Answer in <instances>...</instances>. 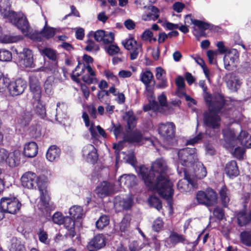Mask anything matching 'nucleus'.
Wrapping results in <instances>:
<instances>
[{"label":"nucleus","mask_w":251,"mask_h":251,"mask_svg":"<svg viewBox=\"0 0 251 251\" xmlns=\"http://www.w3.org/2000/svg\"><path fill=\"white\" fill-rule=\"evenodd\" d=\"M213 215L219 220L223 219L225 216L224 210L220 207H216L213 210Z\"/></svg>","instance_id":"obj_57"},{"label":"nucleus","mask_w":251,"mask_h":251,"mask_svg":"<svg viewBox=\"0 0 251 251\" xmlns=\"http://www.w3.org/2000/svg\"><path fill=\"white\" fill-rule=\"evenodd\" d=\"M137 178L132 174L124 175L120 176L118 183L121 187L132 189L137 185Z\"/></svg>","instance_id":"obj_19"},{"label":"nucleus","mask_w":251,"mask_h":251,"mask_svg":"<svg viewBox=\"0 0 251 251\" xmlns=\"http://www.w3.org/2000/svg\"><path fill=\"white\" fill-rule=\"evenodd\" d=\"M90 132L91 137L93 139H98L99 135L98 133L97 126H95L93 123L91 124L90 126L88 129Z\"/></svg>","instance_id":"obj_54"},{"label":"nucleus","mask_w":251,"mask_h":251,"mask_svg":"<svg viewBox=\"0 0 251 251\" xmlns=\"http://www.w3.org/2000/svg\"><path fill=\"white\" fill-rule=\"evenodd\" d=\"M63 224L65 228L68 230V233H67L68 235L71 238L74 237L75 235L74 220L71 218L66 216L64 218Z\"/></svg>","instance_id":"obj_29"},{"label":"nucleus","mask_w":251,"mask_h":251,"mask_svg":"<svg viewBox=\"0 0 251 251\" xmlns=\"http://www.w3.org/2000/svg\"><path fill=\"white\" fill-rule=\"evenodd\" d=\"M167 166L162 158H158L152 163L151 170L143 165L139 168V173L145 185L151 190L155 191L167 201L169 206L172 205L174 194L173 184L166 175Z\"/></svg>","instance_id":"obj_1"},{"label":"nucleus","mask_w":251,"mask_h":251,"mask_svg":"<svg viewBox=\"0 0 251 251\" xmlns=\"http://www.w3.org/2000/svg\"><path fill=\"white\" fill-rule=\"evenodd\" d=\"M113 191V184L106 181H103L100 183L96 189V193L101 198L111 195Z\"/></svg>","instance_id":"obj_16"},{"label":"nucleus","mask_w":251,"mask_h":251,"mask_svg":"<svg viewBox=\"0 0 251 251\" xmlns=\"http://www.w3.org/2000/svg\"><path fill=\"white\" fill-rule=\"evenodd\" d=\"M153 78V74L150 71H146L140 75V80L146 86H148Z\"/></svg>","instance_id":"obj_40"},{"label":"nucleus","mask_w":251,"mask_h":251,"mask_svg":"<svg viewBox=\"0 0 251 251\" xmlns=\"http://www.w3.org/2000/svg\"><path fill=\"white\" fill-rule=\"evenodd\" d=\"M199 85L203 90V95L206 104L210 107L211 109L219 110L225 102L224 97L220 95L212 96L208 93L207 92V87L204 80H200Z\"/></svg>","instance_id":"obj_6"},{"label":"nucleus","mask_w":251,"mask_h":251,"mask_svg":"<svg viewBox=\"0 0 251 251\" xmlns=\"http://www.w3.org/2000/svg\"><path fill=\"white\" fill-rule=\"evenodd\" d=\"M237 221L239 226H244L251 222V215L241 212L238 215Z\"/></svg>","instance_id":"obj_38"},{"label":"nucleus","mask_w":251,"mask_h":251,"mask_svg":"<svg viewBox=\"0 0 251 251\" xmlns=\"http://www.w3.org/2000/svg\"><path fill=\"white\" fill-rule=\"evenodd\" d=\"M149 202L150 205L155 208L158 210L162 208V203L160 200L154 196H151L149 199Z\"/></svg>","instance_id":"obj_43"},{"label":"nucleus","mask_w":251,"mask_h":251,"mask_svg":"<svg viewBox=\"0 0 251 251\" xmlns=\"http://www.w3.org/2000/svg\"><path fill=\"white\" fill-rule=\"evenodd\" d=\"M219 195L222 204L225 207L228 206L230 201V194L228 189L225 186H223L219 191Z\"/></svg>","instance_id":"obj_28"},{"label":"nucleus","mask_w":251,"mask_h":251,"mask_svg":"<svg viewBox=\"0 0 251 251\" xmlns=\"http://www.w3.org/2000/svg\"><path fill=\"white\" fill-rule=\"evenodd\" d=\"M146 139L147 138L143 136L141 132L137 129L124 136V141L129 143L141 144L144 140Z\"/></svg>","instance_id":"obj_22"},{"label":"nucleus","mask_w":251,"mask_h":251,"mask_svg":"<svg viewBox=\"0 0 251 251\" xmlns=\"http://www.w3.org/2000/svg\"><path fill=\"white\" fill-rule=\"evenodd\" d=\"M37 101L34 111L35 113L41 118H44L46 116L45 105L40 100H34Z\"/></svg>","instance_id":"obj_37"},{"label":"nucleus","mask_w":251,"mask_h":251,"mask_svg":"<svg viewBox=\"0 0 251 251\" xmlns=\"http://www.w3.org/2000/svg\"><path fill=\"white\" fill-rule=\"evenodd\" d=\"M225 102L223 104L219 110L211 109L203 113V124L206 127V134L210 137H216L220 134L221 126V118L216 113L221 112L224 107Z\"/></svg>","instance_id":"obj_3"},{"label":"nucleus","mask_w":251,"mask_h":251,"mask_svg":"<svg viewBox=\"0 0 251 251\" xmlns=\"http://www.w3.org/2000/svg\"><path fill=\"white\" fill-rule=\"evenodd\" d=\"M133 204V198L131 196L128 197L126 199H123L120 201V204L123 208L125 210L130 209Z\"/></svg>","instance_id":"obj_44"},{"label":"nucleus","mask_w":251,"mask_h":251,"mask_svg":"<svg viewBox=\"0 0 251 251\" xmlns=\"http://www.w3.org/2000/svg\"><path fill=\"white\" fill-rule=\"evenodd\" d=\"M69 214L74 220H76L81 219L84 215L82 207L77 205L71 207L69 209Z\"/></svg>","instance_id":"obj_32"},{"label":"nucleus","mask_w":251,"mask_h":251,"mask_svg":"<svg viewBox=\"0 0 251 251\" xmlns=\"http://www.w3.org/2000/svg\"><path fill=\"white\" fill-rule=\"evenodd\" d=\"M237 141L245 148H251V136L247 132L242 130L237 137Z\"/></svg>","instance_id":"obj_31"},{"label":"nucleus","mask_w":251,"mask_h":251,"mask_svg":"<svg viewBox=\"0 0 251 251\" xmlns=\"http://www.w3.org/2000/svg\"><path fill=\"white\" fill-rule=\"evenodd\" d=\"M194 22V25L197 26L200 29L206 30L210 27V25L207 23L198 20Z\"/></svg>","instance_id":"obj_55"},{"label":"nucleus","mask_w":251,"mask_h":251,"mask_svg":"<svg viewBox=\"0 0 251 251\" xmlns=\"http://www.w3.org/2000/svg\"><path fill=\"white\" fill-rule=\"evenodd\" d=\"M21 63L25 67H33V58L32 51L27 48L24 49L20 53Z\"/></svg>","instance_id":"obj_21"},{"label":"nucleus","mask_w":251,"mask_h":251,"mask_svg":"<svg viewBox=\"0 0 251 251\" xmlns=\"http://www.w3.org/2000/svg\"><path fill=\"white\" fill-rule=\"evenodd\" d=\"M82 155L85 160L94 164L98 158L97 151L92 144H87L83 146L81 151Z\"/></svg>","instance_id":"obj_15"},{"label":"nucleus","mask_w":251,"mask_h":251,"mask_svg":"<svg viewBox=\"0 0 251 251\" xmlns=\"http://www.w3.org/2000/svg\"><path fill=\"white\" fill-rule=\"evenodd\" d=\"M240 240L244 245L251 246V233L248 231H243L240 233Z\"/></svg>","instance_id":"obj_42"},{"label":"nucleus","mask_w":251,"mask_h":251,"mask_svg":"<svg viewBox=\"0 0 251 251\" xmlns=\"http://www.w3.org/2000/svg\"><path fill=\"white\" fill-rule=\"evenodd\" d=\"M87 51H96L99 49V47L95 44L94 41L91 40L87 41V45L85 48Z\"/></svg>","instance_id":"obj_59"},{"label":"nucleus","mask_w":251,"mask_h":251,"mask_svg":"<svg viewBox=\"0 0 251 251\" xmlns=\"http://www.w3.org/2000/svg\"><path fill=\"white\" fill-rule=\"evenodd\" d=\"M109 216L106 215H102L96 222V228L99 230H102L109 224Z\"/></svg>","instance_id":"obj_35"},{"label":"nucleus","mask_w":251,"mask_h":251,"mask_svg":"<svg viewBox=\"0 0 251 251\" xmlns=\"http://www.w3.org/2000/svg\"><path fill=\"white\" fill-rule=\"evenodd\" d=\"M2 77V89H7L10 95L13 97L22 94L27 87L26 81L18 78L14 81H11L7 75H1Z\"/></svg>","instance_id":"obj_5"},{"label":"nucleus","mask_w":251,"mask_h":251,"mask_svg":"<svg viewBox=\"0 0 251 251\" xmlns=\"http://www.w3.org/2000/svg\"><path fill=\"white\" fill-rule=\"evenodd\" d=\"M105 75L106 78L108 80L112 81L115 84L119 83V80L117 76L113 74L110 71H105Z\"/></svg>","instance_id":"obj_58"},{"label":"nucleus","mask_w":251,"mask_h":251,"mask_svg":"<svg viewBox=\"0 0 251 251\" xmlns=\"http://www.w3.org/2000/svg\"><path fill=\"white\" fill-rule=\"evenodd\" d=\"M176 126L172 122H167L165 124L161 123L158 126V133L164 139L169 141L172 139L175 136V130Z\"/></svg>","instance_id":"obj_14"},{"label":"nucleus","mask_w":251,"mask_h":251,"mask_svg":"<svg viewBox=\"0 0 251 251\" xmlns=\"http://www.w3.org/2000/svg\"><path fill=\"white\" fill-rule=\"evenodd\" d=\"M114 40V34L112 32H105L102 42L104 44L112 43Z\"/></svg>","instance_id":"obj_51"},{"label":"nucleus","mask_w":251,"mask_h":251,"mask_svg":"<svg viewBox=\"0 0 251 251\" xmlns=\"http://www.w3.org/2000/svg\"><path fill=\"white\" fill-rule=\"evenodd\" d=\"M83 60L87 64L78 61L77 66L71 74L72 79L77 83L79 82L80 79L78 77L83 74L86 71L87 74L84 75L82 77V80L88 84H91L96 82L97 80L96 78V73L89 65L93 63V58L87 54H84L83 56Z\"/></svg>","instance_id":"obj_2"},{"label":"nucleus","mask_w":251,"mask_h":251,"mask_svg":"<svg viewBox=\"0 0 251 251\" xmlns=\"http://www.w3.org/2000/svg\"><path fill=\"white\" fill-rule=\"evenodd\" d=\"M164 226V222L162 219L158 217L154 221L152 225V229L156 231L159 232L162 229Z\"/></svg>","instance_id":"obj_45"},{"label":"nucleus","mask_w":251,"mask_h":251,"mask_svg":"<svg viewBox=\"0 0 251 251\" xmlns=\"http://www.w3.org/2000/svg\"><path fill=\"white\" fill-rule=\"evenodd\" d=\"M125 142V141L124 140L122 141L119 142L117 144H114L113 145V148L115 150V153L117 159L120 157V152L123 148Z\"/></svg>","instance_id":"obj_52"},{"label":"nucleus","mask_w":251,"mask_h":251,"mask_svg":"<svg viewBox=\"0 0 251 251\" xmlns=\"http://www.w3.org/2000/svg\"><path fill=\"white\" fill-rule=\"evenodd\" d=\"M54 207L50 204V202L45 200L44 196L41 195L39 204V209L42 212L43 215L45 216H49L50 211Z\"/></svg>","instance_id":"obj_27"},{"label":"nucleus","mask_w":251,"mask_h":251,"mask_svg":"<svg viewBox=\"0 0 251 251\" xmlns=\"http://www.w3.org/2000/svg\"><path fill=\"white\" fill-rule=\"evenodd\" d=\"M3 18L14 25L23 34L27 35L30 25L26 16L22 12L16 13L13 11L5 9L2 13Z\"/></svg>","instance_id":"obj_4"},{"label":"nucleus","mask_w":251,"mask_h":251,"mask_svg":"<svg viewBox=\"0 0 251 251\" xmlns=\"http://www.w3.org/2000/svg\"><path fill=\"white\" fill-rule=\"evenodd\" d=\"M168 240V244L171 247H174L176 245L179 243H184L185 238L183 235L178 234L176 232L172 231L170 232Z\"/></svg>","instance_id":"obj_24"},{"label":"nucleus","mask_w":251,"mask_h":251,"mask_svg":"<svg viewBox=\"0 0 251 251\" xmlns=\"http://www.w3.org/2000/svg\"><path fill=\"white\" fill-rule=\"evenodd\" d=\"M39 240L41 242L46 244L48 242V235L46 232L41 230L38 233Z\"/></svg>","instance_id":"obj_61"},{"label":"nucleus","mask_w":251,"mask_h":251,"mask_svg":"<svg viewBox=\"0 0 251 251\" xmlns=\"http://www.w3.org/2000/svg\"><path fill=\"white\" fill-rule=\"evenodd\" d=\"M20 153L18 151L9 152L6 150L1 148V163H5L10 167L18 165Z\"/></svg>","instance_id":"obj_10"},{"label":"nucleus","mask_w":251,"mask_h":251,"mask_svg":"<svg viewBox=\"0 0 251 251\" xmlns=\"http://www.w3.org/2000/svg\"><path fill=\"white\" fill-rule=\"evenodd\" d=\"M38 153V146L34 142H30L26 143L24 147V154L28 158L35 156Z\"/></svg>","instance_id":"obj_26"},{"label":"nucleus","mask_w":251,"mask_h":251,"mask_svg":"<svg viewBox=\"0 0 251 251\" xmlns=\"http://www.w3.org/2000/svg\"><path fill=\"white\" fill-rule=\"evenodd\" d=\"M40 34L46 39H50L53 37L55 34V28L47 26V21H45V25Z\"/></svg>","instance_id":"obj_34"},{"label":"nucleus","mask_w":251,"mask_h":251,"mask_svg":"<svg viewBox=\"0 0 251 251\" xmlns=\"http://www.w3.org/2000/svg\"><path fill=\"white\" fill-rule=\"evenodd\" d=\"M123 119L126 121L127 125L128 128L131 129L133 128L136 124V119L132 111H127L123 116Z\"/></svg>","instance_id":"obj_33"},{"label":"nucleus","mask_w":251,"mask_h":251,"mask_svg":"<svg viewBox=\"0 0 251 251\" xmlns=\"http://www.w3.org/2000/svg\"><path fill=\"white\" fill-rule=\"evenodd\" d=\"M207 171L206 168L203 166V164H201L200 168L199 169L196 175V176L199 179H202L206 176Z\"/></svg>","instance_id":"obj_60"},{"label":"nucleus","mask_w":251,"mask_h":251,"mask_svg":"<svg viewBox=\"0 0 251 251\" xmlns=\"http://www.w3.org/2000/svg\"><path fill=\"white\" fill-rule=\"evenodd\" d=\"M217 196L212 189H207L205 192L199 191L196 194V199L199 204L211 206L216 203Z\"/></svg>","instance_id":"obj_8"},{"label":"nucleus","mask_w":251,"mask_h":251,"mask_svg":"<svg viewBox=\"0 0 251 251\" xmlns=\"http://www.w3.org/2000/svg\"><path fill=\"white\" fill-rule=\"evenodd\" d=\"M32 119V114L30 111H24L18 120V123L22 126H28Z\"/></svg>","instance_id":"obj_36"},{"label":"nucleus","mask_w":251,"mask_h":251,"mask_svg":"<svg viewBox=\"0 0 251 251\" xmlns=\"http://www.w3.org/2000/svg\"><path fill=\"white\" fill-rule=\"evenodd\" d=\"M178 157L179 163L183 166H188L197 159L195 148H185L178 151Z\"/></svg>","instance_id":"obj_9"},{"label":"nucleus","mask_w":251,"mask_h":251,"mask_svg":"<svg viewBox=\"0 0 251 251\" xmlns=\"http://www.w3.org/2000/svg\"><path fill=\"white\" fill-rule=\"evenodd\" d=\"M20 201L14 196L10 195L1 198V211L15 214L21 207Z\"/></svg>","instance_id":"obj_7"},{"label":"nucleus","mask_w":251,"mask_h":251,"mask_svg":"<svg viewBox=\"0 0 251 251\" xmlns=\"http://www.w3.org/2000/svg\"><path fill=\"white\" fill-rule=\"evenodd\" d=\"M245 152V150L242 147H236L234 151L233 155L234 156L239 159H242Z\"/></svg>","instance_id":"obj_53"},{"label":"nucleus","mask_w":251,"mask_h":251,"mask_svg":"<svg viewBox=\"0 0 251 251\" xmlns=\"http://www.w3.org/2000/svg\"><path fill=\"white\" fill-rule=\"evenodd\" d=\"M227 87L231 91L236 92L240 87L241 82L233 74L229 73L225 77Z\"/></svg>","instance_id":"obj_20"},{"label":"nucleus","mask_w":251,"mask_h":251,"mask_svg":"<svg viewBox=\"0 0 251 251\" xmlns=\"http://www.w3.org/2000/svg\"><path fill=\"white\" fill-rule=\"evenodd\" d=\"M226 175L230 178L237 176L239 174V171L235 160H231L227 162L225 168Z\"/></svg>","instance_id":"obj_23"},{"label":"nucleus","mask_w":251,"mask_h":251,"mask_svg":"<svg viewBox=\"0 0 251 251\" xmlns=\"http://www.w3.org/2000/svg\"><path fill=\"white\" fill-rule=\"evenodd\" d=\"M112 125L114 135L116 138H118L121 135L123 131V128L121 125H115L113 123H112Z\"/></svg>","instance_id":"obj_62"},{"label":"nucleus","mask_w":251,"mask_h":251,"mask_svg":"<svg viewBox=\"0 0 251 251\" xmlns=\"http://www.w3.org/2000/svg\"><path fill=\"white\" fill-rule=\"evenodd\" d=\"M23 186L27 189H36L38 187L40 190L39 178L36 174L31 172L25 173L21 177Z\"/></svg>","instance_id":"obj_11"},{"label":"nucleus","mask_w":251,"mask_h":251,"mask_svg":"<svg viewBox=\"0 0 251 251\" xmlns=\"http://www.w3.org/2000/svg\"><path fill=\"white\" fill-rule=\"evenodd\" d=\"M182 171L177 169V172L180 176H183L184 179L179 180L177 183V188L181 192L186 191L187 189L188 184H191L193 187L194 186V182L190 178L189 175L187 173L185 168H182Z\"/></svg>","instance_id":"obj_18"},{"label":"nucleus","mask_w":251,"mask_h":251,"mask_svg":"<svg viewBox=\"0 0 251 251\" xmlns=\"http://www.w3.org/2000/svg\"><path fill=\"white\" fill-rule=\"evenodd\" d=\"M131 218L129 215H125L119 224L120 230L121 232L126 231L130 226Z\"/></svg>","instance_id":"obj_41"},{"label":"nucleus","mask_w":251,"mask_h":251,"mask_svg":"<svg viewBox=\"0 0 251 251\" xmlns=\"http://www.w3.org/2000/svg\"><path fill=\"white\" fill-rule=\"evenodd\" d=\"M105 32L102 30H98L96 31L94 34V38L95 40L99 42H102Z\"/></svg>","instance_id":"obj_63"},{"label":"nucleus","mask_w":251,"mask_h":251,"mask_svg":"<svg viewBox=\"0 0 251 251\" xmlns=\"http://www.w3.org/2000/svg\"><path fill=\"white\" fill-rule=\"evenodd\" d=\"M203 134L202 132H200L197 135L194 137L187 140L186 143L187 145H194L195 144L200 143L202 139Z\"/></svg>","instance_id":"obj_50"},{"label":"nucleus","mask_w":251,"mask_h":251,"mask_svg":"<svg viewBox=\"0 0 251 251\" xmlns=\"http://www.w3.org/2000/svg\"><path fill=\"white\" fill-rule=\"evenodd\" d=\"M29 84L32 98L34 100H40L41 98V84L38 76L34 74H31L29 77Z\"/></svg>","instance_id":"obj_13"},{"label":"nucleus","mask_w":251,"mask_h":251,"mask_svg":"<svg viewBox=\"0 0 251 251\" xmlns=\"http://www.w3.org/2000/svg\"><path fill=\"white\" fill-rule=\"evenodd\" d=\"M61 151L55 145L50 146L46 152V158L50 162L57 161L60 157Z\"/></svg>","instance_id":"obj_25"},{"label":"nucleus","mask_w":251,"mask_h":251,"mask_svg":"<svg viewBox=\"0 0 251 251\" xmlns=\"http://www.w3.org/2000/svg\"><path fill=\"white\" fill-rule=\"evenodd\" d=\"M22 37L21 36L17 35L13 36L10 34L4 35L1 36V43H12L17 42L21 40Z\"/></svg>","instance_id":"obj_39"},{"label":"nucleus","mask_w":251,"mask_h":251,"mask_svg":"<svg viewBox=\"0 0 251 251\" xmlns=\"http://www.w3.org/2000/svg\"><path fill=\"white\" fill-rule=\"evenodd\" d=\"M65 217L61 213L56 212L53 215L52 220L54 224L60 225L63 224L64 218Z\"/></svg>","instance_id":"obj_49"},{"label":"nucleus","mask_w":251,"mask_h":251,"mask_svg":"<svg viewBox=\"0 0 251 251\" xmlns=\"http://www.w3.org/2000/svg\"><path fill=\"white\" fill-rule=\"evenodd\" d=\"M185 7V5L180 2H176L173 5V9L177 13L181 12Z\"/></svg>","instance_id":"obj_64"},{"label":"nucleus","mask_w":251,"mask_h":251,"mask_svg":"<svg viewBox=\"0 0 251 251\" xmlns=\"http://www.w3.org/2000/svg\"><path fill=\"white\" fill-rule=\"evenodd\" d=\"M124 47L127 50H131L130 59L131 60L137 59L139 52L141 51L142 46L133 38H129L122 42Z\"/></svg>","instance_id":"obj_12"},{"label":"nucleus","mask_w":251,"mask_h":251,"mask_svg":"<svg viewBox=\"0 0 251 251\" xmlns=\"http://www.w3.org/2000/svg\"><path fill=\"white\" fill-rule=\"evenodd\" d=\"M8 248L10 251H23L25 249V245L20 238L14 237L10 240Z\"/></svg>","instance_id":"obj_30"},{"label":"nucleus","mask_w":251,"mask_h":251,"mask_svg":"<svg viewBox=\"0 0 251 251\" xmlns=\"http://www.w3.org/2000/svg\"><path fill=\"white\" fill-rule=\"evenodd\" d=\"M126 161L127 163L135 167L137 164V160L134 153L132 151L129 152L126 156Z\"/></svg>","instance_id":"obj_56"},{"label":"nucleus","mask_w":251,"mask_h":251,"mask_svg":"<svg viewBox=\"0 0 251 251\" xmlns=\"http://www.w3.org/2000/svg\"><path fill=\"white\" fill-rule=\"evenodd\" d=\"M12 58V53L10 51L4 49H1V61H10Z\"/></svg>","instance_id":"obj_48"},{"label":"nucleus","mask_w":251,"mask_h":251,"mask_svg":"<svg viewBox=\"0 0 251 251\" xmlns=\"http://www.w3.org/2000/svg\"><path fill=\"white\" fill-rule=\"evenodd\" d=\"M106 50L108 54L111 56L116 55L120 51V49L119 47L115 44L109 45Z\"/></svg>","instance_id":"obj_47"},{"label":"nucleus","mask_w":251,"mask_h":251,"mask_svg":"<svg viewBox=\"0 0 251 251\" xmlns=\"http://www.w3.org/2000/svg\"><path fill=\"white\" fill-rule=\"evenodd\" d=\"M44 54L49 59L55 61L56 59V51L52 49L46 48L43 50Z\"/></svg>","instance_id":"obj_46"},{"label":"nucleus","mask_w":251,"mask_h":251,"mask_svg":"<svg viewBox=\"0 0 251 251\" xmlns=\"http://www.w3.org/2000/svg\"><path fill=\"white\" fill-rule=\"evenodd\" d=\"M105 244L104 236L102 234H99L95 236L89 242L87 248L89 251H97L104 247Z\"/></svg>","instance_id":"obj_17"}]
</instances>
